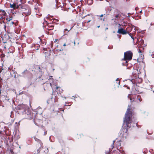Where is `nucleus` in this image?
<instances>
[{
    "label": "nucleus",
    "mask_w": 154,
    "mask_h": 154,
    "mask_svg": "<svg viewBox=\"0 0 154 154\" xmlns=\"http://www.w3.org/2000/svg\"><path fill=\"white\" fill-rule=\"evenodd\" d=\"M34 138L35 140L36 141H37L38 142V143H39L40 145V147L37 150V153H39L40 152V150L43 148V143L38 139L36 138L35 137H34Z\"/></svg>",
    "instance_id": "7"
},
{
    "label": "nucleus",
    "mask_w": 154,
    "mask_h": 154,
    "mask_svg": "<svg viewBox=\"0 0 154 154\" xmlns=\"http://www.w3.org/2000/svg\"><path fill=\"white\" fill-rule=\"evenodd\" d=\"M116 81H118L119 80V79L118 78L116 79Z\"/></svg>",
    "instance_id": "30"
},
{
    "label": "nucleus",
    "mask_w": 154,
    "mask_h": 154,
    "mask_svg": "<svg viewBox=\"0 0 154 154\" xmlns=\"http://www.w3.org/2000/svg\"><path fill=\"white\" fill-rule=\"evenodd\" d=\"M129 36L131 37V38L133 39V41L134 42V38L133 37L132 34L131 33H128Z\"/></svg>",
    "instance_id": "17"
},
{
    "label": "nucleus",
    "mask_w": 154,
    "mask_h": 154,
    "mask_svg": "<svg viewBox=\"0 0 154 154\" xmlns=\"http://www.w3.org/2000/svg\"><path fill=\"white\" fill-rule=\"evenodd\" d=\"M14 77L15 78V77H16V75H14Z\"/></svg>",
    "instance_id": "43"
},
{
    "label": "nucleus",
    "mask_w": 154,
    "mask_h": 154,
    "mask_svg": "<svg viewBox=\"0 0 154 154\" xmlns=\"http://www.w3.org/2000/svg\"><path fill=\"white\" fill-rule=\"evenodd\" d=\"M34 122L35 124L36 125L38 126H40L41 125V124L42 123V121L40 119L39 120L38 119H35L34 120Z\"/></svg>",
    "instance_id": "10"
},
{
    "label": "nucleus",
    "mask_w": 154,
    "mask_h": 154,
    "mask_svg": "<svg viewBox=\"0 0 154 154\" xmlns=\"http://www.w3.org/2000/svg\"><path fill=\"white\" fill-rule=\"evenodd\" d=\"M57 41H58V39H55V40H54V42H57Z\"/></svg>",
    "instance_id": "23"
},
{
    "label": "nucleus",
    "mask_w": 154,
    "mask_h": 154,
    "mask_svg": "<svg viewBox=\"0 0 154 154\" xmlns=\"http://www.w3.org/2000/svg\"><path fill=\"white\" fill-rule=\"evenodd\" d=\"M20 111L23 114L25 115V117L26 119H30L32 118V114L31 112L29 109H27V106L25 104H22L19 106Z\"/></svg>",
    "instance_id": "2"
},
{
    "label": "nucleus",
    "mask_w": 154,
    "mask_h": 154,
    "mask_svg": "<svg viewBox=\"0 0 154 154\" xmlns=\"http://www.w3.org/2000/svg\"><path fill=\"white\" fill-rule=\"evenodd\" d=\"M108 48L109 49H111V48H109V47H108Z\"/></svg>",
    "instance_id": "42"
},
{
    "label": "nucleus",
    "mask_w": 154,
    "mask_h": 154,
    "mask_svg": "<svg viewBox=\"0 0 154 154\" xmlns=\"http://www.w3.org/2000/svg\"><path fill=\"white\" fill-rule=\"evenodd\" d=\"M132 27H135V29H134V30H135V28H136V27L134 26V25H132Z\"/></svg>",
    "instance_id": "24"
},
{
    "label": "nucleus",
    "mask_w": 154,
    "mask_h": 154,
    "mask_svg": "<svg viewBox=\"0 0 154 154\" xmlns=\"http://www.w3.org/2000/svg\"><path fill=\"white\" fill-rule=\"evenodd\" d=\"M140 13H142V10H141L140 12Z\"/></svg>",
    "instance_id": "34"
},
{
    "label": "nucleus",
    "mask_w": 154,
    "mask_h": 154,
    "mask_svg": "<svg viewBox=\"0 0 154 154\" xmlns=\"http://www.w3.org/2000/svg\"><path fill=\"white\" fill-rule=\"evenodd\" d=\"M16 5L15 4H10V7L11 8H14L16 7Z\"/></svg>",
    "instance_id": "18"
},
{
    "label": "nucleus",
    "mask_w": 154,
    "mask_h": 154,
    "mask_svg": "<svg viewBox=\"0 0 154 154\" xmlns=\"http://www.w3.org/2000/svg\"><path fill=\"white\" fill-rule=\"evenodd\" d=\"M55 2L56 3V6L57 7V8L59 7H61L62 8V7L63 6V3H62L61 4V5H60V2H58L57 0H55Z\"/></svg>",
    "instance_id": "13"
},
{
    "label": "nucleus",
    "mask_w": 154,
    "mask_h": 154,
    "mask_svg": "<svg viewBox=\"0 0 154 154\" xmlns=\"http://www.w3.org/2000/svg\"><path fill=\"white\" fill-rule=\"evenodd\" d=\"M90 21H91V20H88V21L87 22V23H88Z\"/></svg>",
    "instance_id": "31"
},
{
    "label": "nucleus",
    "mask_w": 154,
    "mask_h": 154,
    "mask_svg": "<svg viewBox=\"0 0 154 154\" xmlns=\"http://www.w3.org/2000/svg\"><path fill=\"white\" fill-rule=\"evenodd\" d=\"M71 28H70V29L68 30V29H64V32H65L66 31H67L68 32H69V30L71 29Z\"/></svg>",
    "instance_id": "20"
},
{
    "label": "nucleus",
    "mask_w": 154,
    "mask_h": 154,
    "mask_svg": "<svg viewBox=\"0 0 154 154\" xmlns=\"http://www.w3.org/2000/svg\"><path fill=\"white\" fill-rule=\"evenodd\" d=\"M19 76L24 78L28 77V76H30V78H31L32 75L30 72L29 71L26 69L21 73V74L19 75Z\"/></svg>",
    "instance_id": "4"
},
{
    "label": "nucleus",
    "mask_w": 154,
    "mask_h": 154,
    "mask_svg": "<svg viewBox=\"0 0 154 154\" xmlns=\"http://www.w3.org/2000/svg\"><path fill=\"white\" fill-rule=\"evenodd\" d=\"M100 27V26H97V28H99Z\"/></svg>",
    "instance_id": "36"
},
{
    "label": "nucleus",
    "mask_w": 154,
    "mask_h": 154,
    "mask_svg": "<svg viewBox=\"0 0 154 154\" xmlns=\"http://www.w3.org/2000/svg\"><path fill=\"white\" fill-rule=\"evenodd\" d=\"M14 73H15V72H14Z\"/></svg>",
    "instance_id": "49"
},
{
    "label": "nucleus",
    "mask_w": 154,
    "mask_h": 154,
    "mask_svg": "<svg viewBox=\"0 0 154 154\" xmlns=\"http://www.w3.org/2000/svg\"><path fill=\"white\" fill-rule=\"evenodd\" d=\"M130 99L131 100V98H130Z\"/></svg>",
    "instance_id": "47"
},
{
    "label": "nucleus",
    "mask_w": 154,
    "mask_h": 154,
    "mask_svg": "<svg viewBox=\"0 0 154 154\" xmlns=\"http://www.w3.org/2000/svg\"><path fill=\"white\" fill-rule=\"evenodd\" d=\"M100 16V17H103V14H101V15Z\"/></svg>",
    "instance_id": "29"
},
{
    "label": "nucleus",
    "mask_w": 154,
    "mask_h": 154,
    "mask_svg": "<svg viewBox=\"0 0 154 154\" xmlns=\"http://www.w3.org/2000/svg\"><path fill=\"white\" fill-rule=\"evenodd\" d=\"M100 20H103V21H104V18H100Z\"/></svg>",
    "instance_id": "25"
},
{
    "label": "nucleus",
    "mask_w": 154,
    "mask_h": 154,
    "mask_svg": "<svg viewBox=\"0 0 154 154\" xmlns=\"http://www.w3.org/2000/svg\"><path fill=\"white\" fill-rule=\"evenodd\" d=\"M120 12L118 10L115 9L113 12V14L112 15L114 17V18L112 19V20H117L118 19V18L121 16Z\"/></svg>",
    "instance_id": "5"
},
{
    "label": "nucleus",
    "mask_w": 154,
    "mask_h": 154,
    "mask_svg": "<svg viewBox=\"0 0 154 154\" xmlns=\"http://www.w3.org/2000/svg\"><path fill=\"white\" fill-rule=\"evenodd\" d=\"M131 109L130 108H128L127 109L126 112L125 113V118L124 119L123 125H125V128H123L122 129L121 131V134L122 136H125L127 133L128 129L130 128L131 127V124L132 122V114L131 111H130Z\"/></svg>",
    "instance_id": "1"
},
{
    "label": "nucleus",
    "mask_w": 154,
    "mask_h": 154,
    "mask_svg": "<svg viewBox=\"0 0 154 154\" xmlns=\"http://www.w3.org/2000/svg\"><path fill=\"white\" fill-rule=\"evenodd\" d=\"M63 46H66V44L65 43L63 45Z\"/></svg>",
    "instance_id": "28"
},
{
    "label": "nucleus",
    "mask_w": 154,
    "mask_h": 154,
    "mask_svg": "<svg viewBox=\"0 0 154 154\" xmlns=\"http://www.w3.org/2000/svg\"><path fill=\"white\" fill-rule=\"evenodd\" d=\"M0 12H2V14L4 16H5L6 14V12H5V11L4 10H0Z\"/></svg>",
    "instance_id": "16"
},
{
    "label": "nucleus",
    "mask_w": 154,
    "mask_h": 154,
    "mask_svg": "<svg viewBox=\"0 0 154 154\" xmlns=\"http://www.w3.org/2000/svg\"><path fill=\"white\" fill-rule=\"evenodd\" d=\"M31 14L30 11L28 9H25L24 12L22 13V14L24 16H27Z\"/></svg>",
    "instance_id": "11"
},
{
    "label": "nucleus",
    "mask_w": 154,
    "mask_h": 154,
    "mask_svg": "<svg viewBox=\"0 0 154 154\" xmlns=\"http://www.w3.org/2000/svg\"><path fill=\"white\" fill-rule=\"evenodd\" d=\"M58 88H59V87H56V89H58Z\"/></svg>",
    "instance_id": "32"
},
{
    "label": "nucleus",
    "mask_w": 154,
    "mask_h": 154,
    "mask_svg": "<svg viewBox=\"0 0 154 154\" xmlns=\"http://www.w3.org/2000/svg\"><path fill=\"white\" fill-rule=\"evenodd\" d=\"M32 82H30V85H32Z\"/></svg>",
    "instance_id": "35"
},
{
    "label": "nucleus",
    "mask_w": 154,
    "mask_h": 154,
    "mask_svg": "<svg viewBox=\"0 0 154 154\" xmlns=\"http://www.w3.org/2000/svg\"><path fill=\"white\" fill-rule=\"evenodd\" d=\"M119 38H120V36H119Z\"/></svg>",
    "instance_id": "44"
},
{
    "label": "nucleus",
    "mask_w": 154,
    "mask_h": 154,
    "mask_svg": "<svg viewBox=\"0 0 154 154\" xmlns=\"http://www.w3.org/2000/svg\"><path fill=\"white\" fill-rule=\"evenodd\" d=\"M152 58H154V56H152Z\"/></svg>",
    "instance_id": "40"
},
{
    "label": "nucleus",
    "mask_w": 154,
    "mask_h": 154,
    "mask_svg": "<svg viewBox=\"0 0 154 154\" xmlns=\"http://www.w3.org/2000/svg\"><path fill=\"white\" fill-rule=\"evenodd\" d=\"M47 131H45L44 133V135H45L47 134Z\"/></svg>",
    "instance_id": "26"
},
{
    "label": "nucleus",
    "mask_w": 154,
    "mask_h": 154,
    "mask_svg": "<svg viewBox=\"0 0 154 154\" xmlns=\"http://www.w3.org/2000/svg\"><path fill=\"white\" fill-rule=\"evenodd\" d=\"M72 97H74V96H73Z\"/></svg>",
    "instance_id": "45"
},
{
    "label": "nucleus",
    "mask_w": 154,
    "mask_h": 154,
    "mask_svg": "<svg viewBox=\"0 0 154 154\" xmlns=\"http://www.w3.org/2000/svg\"><path fill=\"white\" fill-rule=\"evenodd\" d=\"M57 51H63V49H60V50H59V49H58V50H56Z\"/></svg>",
    "instance_id": "22"
},
{
    "label": "nucleus",
    "mask_w": 154,
    "mask_h": 154,
    "mask_svg": "<svg viewBox=\"0 0 154 154\" xmlns=\"http://www.w3.org/2000/svg\"><path fill=\"white\" fill-rule=\"evenodd\" d=\"M48 151V148L45 149V150H44V152L45 154H47Z\"/></svg>",
    "instance_id": "19"
},
{
    "label": "nucleus",
    "mask_w": 154,
    "mask_h": 154,
    "mask_svg": "<svg viewBox=\"0 0 154 154\" xmlns=\"http://www.w3.org/2000/svg\"><path fill=\"white\" fill-rule=\"evenodd\" d=\"M49 18L48 17H47L45 18H44V21L45 22V23L47 24L48 25V27L50 28V29H48V30H50L53 29L54 26L53 25H51V23H48V22L46 20V19H48Z\"/></svg>",
    "instance_id": "8"
},
{
    "label": "nucleus",
    "mask_w": 154,
    "mask_h": 154,
    "mask_svg": "<svg viewBox=\"0 0 154 154\" xmlns=\"http://www.w3.org/2000/svg\"><path fill=\"white\" fill-rule=\"evenodd\" d=\"M12 18L11 17H10L9 18H8L6 19V20L7 21V22H8V23H9V22L10 21V20H12Z\"/></svg>",
    "instance_id": "15"
},
{
    "label": "nucleus",
    "mask_w": 154,
    "mask_h": 154,
    "mask_svg": "<svg viewBox=\"0 0 154 154\" xmlns=\"http://www.w3.org/2000/svg\"><path fill=\"white\" fill-rule=\"evenodd\" d=\"M49 81H47V83H42V84H44V85L47 84L48 86H50L52 87V85H54V81H53V79L52 78V76H50L49 77V78L48 79Z\"/></svg>",
    "instance_id": "6"
},
{
    "label": "nucleus",
    "mask_w": 154,
    "mask_h": 154,
    "mask_svg": "<svg viewBox=\"0 0 154 154\" xmlns=\"http://www.w3.org/2000/svg\"><path fill=\"white\" fill-rule=\"evenodd\" d=\"M74 45H75V42H74Z\"/></svg>",
    "instance_id": "39"
},
{
    "label": "nucleus",
    "mask_w": 154,
    "mask_h": 154,
    "mask_svg": "<svg viewBox=\"0 0 154 154\" xmlns=\"http://www.w3.org/2000/svg\"><path fill=\"white\" fill-rule=\"evenodd\" d=\"M153 92H154V91H153Z\"/></svg>",
    "instance_id": "48"
},
{
    "label": "nucleus",
    "mask_w": 154,
    "mask_h": 154,
    "mask_svg": "<svg viewBox=\"0 0 154 154\" xmlns=\"http://www.w3.org/2000/svg\"><path fill=\"white\" fill-rule=\"evenodd\" d=\"M41 78V77L40 76H39L38 78L37 79V80L38 81H39L40 80V79Z\"/></svg>",
    "instance_id": "21"
},
{
    "label": "nucleus",
    "mask_w": 154,
    "mask_h": 154,
    "mask_svg": "<svg viewBox=\"0 0 154 154\" xmlns=\"http://www.w3.org/2000/svg\"><path fill=\"white\" fill-rule=\"evenodd\" d=\"M151 89H152V88H151Z\"/></svg>",
    "instance_id": "50"
},
{
    "label": "nucleus",
    "mask_w": 154,
    "mask_h": 154,
    "mask_svg": "<svg viewBox=\"0 0 154 154\" xmlns=\"http://www.w3.org/2000/svg\"><path fill=\"white\" fill-rule=\"evenodd\" d=\"M115 142V140H114L113 141V142L111 145V148H109V151L108 150L107 151H106V154H110V153H109L110 151V150H111L114 147V143Z\"/></svg>",
    "instance_id": "12"
},
{
    "label": "nucleus",
    "mask_w": 154,
    "mask_h": 154,
    "mask_svg": "<svg viewBox=\"0 0 154 154\" xmlns=\"http://www.w3.org/2000/svg\"><path fill=\"white\" fill-rule=\"evenodd\" d=\"M117 32L119 33H121L122 35H125L128 33V32L127 30L122 28L119 29Z\"/></svg>",
    "instance_id": "9"
},
{
    "label": "nucleus",
    "mask_w": 154,
    "mask_h": 154,
    "mask_svg": "<svg viewBox=\"0 0 154 154\" xmlns=\"http://www.w3.org/2000/svg\"><path fill=\"white\" fill-rule=\"evenodd\" d=\"M137 98L140 102H141L142 100V99L141 98L140 96V95H138L137 96Z\"/></svg>",
    "instance_id": "14"
},
{
    "label": "nucleus",
    "mask_w": 154,
    "mask_h": 154,
    "mask_svg": "<svg viewBox=\"0 0 154 154\" xmlns=\"http://www.w3.org/2000/svg\"><path fill=\"white\" fill-rule=\"evenodd\" d=\"M135 124L137 126V127H138L137 126V123H135Z\"/></svg>",
    "instance_id": "38"
},
{
    "label": "nucleus",
    "mask_w": 154,
    "mask_h": 154,
    "mask_svg": "<svg viewBox=\"0 0 154 154\" xmlns=\"http://www.w3.org/2000/svg\"><path fill=\"white\" fill-rule=\"evenodd\" d=\"M108 29V28L107 27H106L105 29V30Z\"/></svg>",
    "instance_id": "33"
},
{
    "label": "nucleus",
    "mask_w": 154,
    "mask_h": 154,
    "mask_svg": "<svg viewBox=\"0 0 154 154\" xmlns=\"http://www.w3.org/2000/svg\"><path fill=\"white\" fill-rule=\"evenodd\" d=\"M38 68H39V69H40V67H38Z\"/></svg>",
    "instance_id": "46"
},
{
    "label": "nucleus",
    "mask_w": 154,
    "mask_h": 154,
    "mask_svg": "<svg viewBox=\"0 0 154 154\" xmlns=\"http://www.w3.org/2000/svg\"><path fill=\"white\" fill-rule=\"evenodd\" d=\"M11 24H12V25H13V24L14 23V22L12 21V22H11Z\"/></svg>",
    "instance_id": "27"
},
{
    "label": "nucleus",
    "mask_w": 154,
    "mask_h": 154,
    "mask_svg": "<svg viewBox=\"0 0 154 154\" xmlns=\"http://www.w3.org/2000/svg\"><path fill=\"white\" fill-rule=\"evenodd\" d=\"M133 54L132 52L130 51H127L125 52L124 54V57L122 60L125 61V63H122V66L128 65L127 63L129 60H131L132 58Z\"/></svg>",
    "instance_id": "3"
},
{
    "label": "nucleus",
    "mask_w": 154,
    "mask_h": 154,
    "mask_svg": "<svg viewBox=\"0 0 154 154\" xmlns=\"http://www.w3.org/2000/svg\"><path fill=\"white\" fill-rule=\"evenodd\" d=\"M120 82H119V84H120Z\"/></svg>",
    "instance_id": "41"
},
{
    "label": "nucleus",
    "mask_w": 154,
    "mask_h": 154,
    "mask_svg": "<svg viewBox=\"0 0 154 154\" xmlns=\"http://www.w3.org/2000/svg\"><path fill=\"white\" fill-rule=\"evenodd\" d=\"M139 53H141V51H139Z\"/></svg>",
    "instance_id": "37"
}]
</instances>
